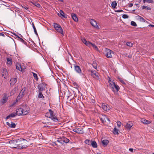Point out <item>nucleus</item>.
Wrapping results in <instances>:
<instances>
[{"mask_svg":"<svg viewBox=\"0 0 154 154\" xmlns=\"http://www.w3.org/2000/svg\"><path fill=\"white\" fill-rule=\"evenodd\" d=\"M17 79L16 78H12L10 80V85H13L17 82Z\"/></svg>","mask_w":154,"mask_h":154,"instance_id":"f3484780","label":"nucleus"},{"mask_svg":"<svg viewBox=\"0 0 154 154\" xmlns=\"http://www.w3.org/2000/svg\"><path fill=\"white\" fill-rule=\"evenodd\" d=\"M126 45L130 47H131L133 45V44L132 43L129 42H127L126 43Z\"/></svg>","mask_w":154,"mask_h":154,"instance_id":"09e8293b","label":"nucleus"},{"mask_svg":"<svg viewBox=\"0 0 154 154\" xmlns=\"http://www.w3.org/2000/svg\"><path fill=\"white\" fill-rule=\"evenodd\" d=\"M119 80H120V82H121L122 83H123V84H125V83L124 82L123 80H121V79H119Z\"/></svg>","mask_w":154,"mask_h":154,"instance_id":"6e6d98bb","label":"nucleus"},{"mask_svg":"<svg viewBox=\"0 0 154 154\" xmlns=\"http://www.w3.org/2000/svg\"><path fill=\"white\" fill-rule=\"evenodd\" d=\"M132 126V123L131 122H128L126 124L125 127L127 129L130 130Z\"/></svg>","mask_w":154,"mask_h":154,"instance_id":"a211bd4d","label":"nucleus"},{"mask_svg":"<svg viewBox=\"0 0 154 154\" xmlns=\"http://www.w3.org/2000/svg\"><path fill=\"white\" fill-rule=\"evenodd\" d=\"M74 69L79 74L82 73V70L80 67L77 65L74 66Z\"/></svg>","mask_w":154,"mask_h":154,"instance_id":"ddd939ff","label":"nucleus"},{"mask_svg":"<svg viewBox=\"0 0 154 154\" xmlns=\"http://www.w3.org/2000/svg\"><path fill=\"white\" fill-rule=\"evenodd\" d=\"M133 5V4L132 3H130L129 4V7H132Z\"/></svg>","mask_w":154,"mask_h":154,"instance_id":"13d9d810","label":"nucleus"},{"mask_svg":"<svg viewBox=\"0 0 154 154\" xmlns=\"http://www.w3.org/2000/svg\"><path fill=\"white\" fill-rule=\"evenodd\" d=\"M71 16L73 19L75 21H78V18L77 17L76 14H72Z\"/></svg>","mask_w":154,"mask_h":154,"instance_id":"393cba45","label":"nucleus"},{"mask_svg":"<svg viewBox=\"0 0 154 154\" xmlns=\"http://www.w3.org/2000/svg\"><path fill=\"white\" fill-rule=\"evenodd\" d=\"M109 80H111V79L109 77H108V81H109Z\"/></svg>","mask_w":154,"mask_h":154,"instance_id":"69168bd1","label":"nucleus"},{"mask_svg":"<svg viewBox=\"0 0 154 154\" xmlns=\"http://www.w3.org/2000/svg\"><path fill=\"white\" fill-rule=\"evenodd\" d=\"M102 108L105 111H107L109 109V107L107 104L103 103L102 105Z\"/></svg>","mask_w":154,"mask_h":154,"instance_id":"2eb2a0df","label":"nucleus"},{"mask_svg":"<svg viewBox=\"0 0 154 154\" xmlns=\"http://www.w3.org/2000/svg\"><path fill=\"white\" fill-rule=\"evenodd\" d=\"M91 145L92 147L94 148H96L97 147V145L96 142L94 140H92L91 141Z\"/></svg>","mask_w":154,"mask_h":154,"instance_id":"412c9836","label":"nucleus"},{"mask_svg":"<svg viewBox=\"0 0 154 154\" xmlns=\"http://www.w3.org/2000/svg\"><path fill=\"white\" fill-rule=\"evenodd\" d=\"M32 26H33V28L34 30V32H35V34H36L37 35H38L37 32L36 31L35 27V26H34V24H33V23H32Z\"/></svg>","mask_w":154,"mask_h":154,"instance_id":"c03bdc74","label":"nucleus"},{"mask_svg":"<svg viewBox=\"0 0 154 154\" xmlns=\"http://www.w3.org/2000/svg\"><path fill=\"white\" fill-rule=\"evenodd\" d=\"M142 9H147V10H151V8L150 7H149L148 6H143Z\"/></svg>","mask_w":154,"mask_h":154,"instance_id":"79ce46f5","label":"nucleus"},{"mask_svg":"<svg viewBox=\"0 0 154 154\" xmlns=\"http://www.w3.org/2000/svg\"><path fill=\"white\" fill-rule=\"evenodd\" d=\"M117 5V3L116 1H113L112 2L111 5L113 8H116Z\"/></svg>","mask_w":154,"mask_h":154,"instance_id":"7c9ffc66","label":"nucleus"},{"mask_svg":"<svg viewBox=\"0 0 154 154\" xmlns=\"http://www.w3.org/2000/svg\"><path fill=\"white\" fill-rule=\"evenodd\" d=\"M19 40L21 42H23L25 45H27L26 42L22 38H20V39Z\"/></svg>","mask_w":154,"mask_h":154,"instance_id":"a18cd8bd","label":"nucleus"},{"mask_svg":"<svg viewBox=\"0 0 154 154\" xmlns=\"http://www.w3.org/2000/svg\"><path fill=\"white\" fill-rule=\"evenodd\" d=\"M141 122L143 124H148L151 122V121L146 120L144 119H141Z\"/></svg>","mask_w":154,"mask_h":154,"instance_id":"5701e85b","label":"nucleus"},{"mask_svg":"<svg viewBox=\"0 0 154 154\" xmlns=\"http://www.w3.org/2000/svg\"><path fill=\"white\" fill-rule=\"evenodd\" d=\"M63 139H64V140H63L64 143H69V139L66 138L65 137H63Z\"/></svg>","mask_w":154,"mask_h":154,"instance_id":"58836bf2","label":"nucleus"},{"mask_svg":"<svg viewBox=\"0 0 154 154\" xmlns=\"http://www.w3.org/2000/svg\"><path fill=\"white\" fill-rule=\"evenodd\" d=\"M139 18L141 22H145L146 21L143 18L140 16H139Z\"/></svg>","mask_w":154,"mask_h":154,"instance_id":"e433bc0d","label":"nucleus"},{"mask_svg":"<svg viewBox=\"0 0 154 154\" xmlns=\"http://www.w3.org/2000/svg\"><path fill=\"white\" fill-rule=\"evenodd\" d=\"M133 148H129V150L131 152H133Z\"/></svg>","mask_w":154,"mask_h":154,"instance_id":"5fc2aeb1","label":"nucleus"},{"mask_svg":"<svg viewBox=\"0 0 154 154\" xmlns=\"http://www.w3.org/2000/svg\"><path fill=\"white\" fill-rule=\"evenodd\" d=\"M72 131L78 134H83L84 133L83 129L82 128H74Z\"/></svg>","mask_w":154,"mask_h":154,"instance_id":"9b49d317","label":"nucleus"},{"mask_svg":"<svg viewBox=\"0 0 154 154\" xmlns=\"http://www.w3.org/2000/svg\"><path fill=\"white\" fill-rule=\"evenodd\" d=\"M143 2L144 3L148 2L152 4L154 3V1L152 0H143Z\"/></svg>","mask_w":154,"mask_h":154,"instance_id":"c9c22d12","label":"nucleus"},{"mask_svg":"<svg viewBox=\"0 0 154 154\" xmlns=\"http://www.w3.org/2000/svg\"><path fill=\"white\" fill-rule=\"evenodd\" d=\"M63 137H60L59 138H58L57 141L59 143H60L61 144H63L64 143V141H63Z\"/></svg>","mask_w":154,"mask_h":154,"instance_id":"bb28decb","label":"nucleus"},{"mask_svg":"<svg viewBox=\"0 0 154 154\" xmlns=\"http://www.w3.org/2000/svg\"><path fill=\"white\" fill-rule=\"evenodd\" d=\"M60 15H59V14H58V15L60 17H61V16H62V17H63L64 18H67V15L66 14H65L64 13L63 11L62 10H60Z\"/></svg>","mask_w":154,"mask_h":154,"instance_id":"4be33fe9","label":"nucleus"},{"mask_svg":"<svg viewBox=\"0 0 154 154\" xmlns=\"http://www.w3.org/2000/svg\"><path fill=\"white\" fill-rule=\"evenodd\" d=\"M109 83L111 88H113V85L115 84L114 82L111 81V80H109Z\"/></svg>","mask_w":154,"mask_h":154,"instance_id":"473e14b6","label":"nucleus"},{"mask_svg":"<svg viewBox=\"0 0 154 154\" xmlns=\"http://www.w3.org/2000/svg\"><path fill=\"white\" fill-rule=\"evenodd\" d=\"M17 115L16 112H13L10 114L8 116L6 117V119H8L10 117H14Z\"/></svg>","mask_w":154,"mask_h":154,"instance_id":"aec40b11","label":"nucleus"},{"mask_svg":"<svg viewBox=\"0 0 154 154\" xmlns=\"http://www.w3.org/2000/svg\"><path fill=\"white\" fill-rule=\"evenodd\" d=\"M7 63L10 65H11L12 63V59L11 58H7Z\"/></svg>","mask_w":154,"mask_h":154,"instance_id":"a878e982","label":"nucleus"},{"mask_svg":"<svg viewBox=\"0 0 154 154\" xmlns=\"http://www.w3.org/2000/svg\"><path fill=\"white\" fill-rule=\"evenodd\" d=\"M8 97L6 94H5L3 96V99L1 101V103L2 104H4V103H6L8 100Z\"/></svg>","mask_w":154,"mask_h":154,"instance_id":"4468645a","label":"nucleus"},{"mask_svg":"<svg viewBox=\"0 0 154 154\" xmlns=\"http://www.w3.org/2000/svg\"><path fill=\"white\" fill-rule=\"evenodd\" d=\"M58 1L61 2H63V0H58Z\"/></svg>","mask_w":154,"mask_h":154,"instance_id":"338daca9","label":"nucleus"},{"mask_svg":"<svg viewBox=\"0 0 154 154\" xmlns=\"http://www.w3.org/2000/svg\"><path fill=\"white\" fill-rule=\"evenodd\" d=\"M131 25L132 26H137V24L134 21H131Z\"/></svg>","mask_w":154,"mask_h":154,"instance_id":"de8ad7c7","label":"nucleus"},{"mask_svg":"<svg viewBox=\"0 0 154 154\" xmlns=\"http://www.w3.org/2000/svg\"><path fill=\"white\" fill-rule=\"evenodd\" d=\"M21 106L23 115L27 114L29 112V107L26 105H23Z\"/></svg>","mask_w":154,"mask_h":154,"instance_id":"39448f33","label":"nucleus"},{"mask_svg":"<svg viewBox=\"0 0 154 154\" xmlns=\"http://www.w3.org/2000/svg\"><path fill=\"white\" fill-rule=\"evenodd\" d=\"M38 97L39 98L43 99L44 98V96L42 94V91H39V93Z\"/></svg>","mask_w":154,"mask_h":154,"instance_id":"c756f323","label":"nucleus"},{"mask_svg":"<svg viewBox=\"0 0 154 154\" xmlns=\"http://www.w3.org/2000/svg\"><path fill=\"white\" fill-rule=\"evenodd\" d=\"M100 119L103 123H104L105 122H106V120H108V121H109V119L105 116H103L102 118H100Z\"/></svg>","mask_w":154,"mask_h":154,"instance_id":"6ab92c4d","label":"nucleus"},{"mask_svg":"<svg viewBox=\"0 0 154 154\" xmlns=\"http://www.w3.org/2000/svg\"><path fill=\"white\" fill-rule=\"evenodd\" d=\"M91 141L92 140L87 139L85 140V142L86 144L91 145Z\"/></svg>","mask_w":154,"mask_h":154,"instance_id":"2f4dec72","label":"nucleus"},{"mask_svg":"<svg viewBox=\"0 0 154 154\" xmlns=\"http://www.w3.org/2000/svg\"><path fill=\"white\" fill-rule=\"evenodd\" d=\"M16 37H17L18 38H19V39H20V37H19L18 35H16Z\"/></svg>","mask_w":154,"mask_h":154,"instance_id":"0e129e2a","label":"nucleus"},{"mask_svg":"<svg viewBox=\"0 0 154 154\" xmlns=\"http://www.w3.org/2000/svg\"><path fill=\"white\" fill-rule=\"evenodd\" d=\"M6 124L8 126H9L10 127L11 124L9 123L8 122H7Z\"/></svg>","mask_w":154,"mask_h":154,"instance_id":"052dcab7","label":"nucleus"},{"mask_svg":"<svg viewBox=\"0 0 154 154\" xmlns=\"http://www.w3.org/2000/svg\"><path fill=\"white\" fill-rule=\"evenodd\" d=\"M16 113L18 116L23 115V112L22 110V106L20 108H18L16 109Z\"/></svg>","mask_w":154,"mask_h":154,"instance_id":"f8f14e48","label":"nucleus"},{"mask_svg":"<svg viewBox=\"0 0 154 154\" xmlns=\"http://www.w3.org/2000/svg\"><path fill=\"white\" fill-rule=\"evenodd\" d=\"M54 27L61 34H63V31L61 27L58 24L56 23H54Z\"/></svg>","mask_w":154,"mask_h":154,"instance_id":"423d86ee","label":"nucleus"},{"mask_svg":"<svg viewBox=\"0 0 154 154\" xmlns=\"http://www.w3.org/2000/svg\"><path fill=\"white\" fill-rule=\"evenodd\" d=\"M34 77L35 78V80L36 81H38V77L37 75L36 74L32 72Z\"/></svg>","mask_w":154,"mask_h":154,"instance_id":"ea45409f","label":"nucleus"},{"mask_svg":"<svg viewBox=\"0 0 154 154\" xmlns=\"http://www.w3.org/2000/svg\"><path fill=\"white\" fill-rule=\"evenodd\" d=\"M149 26H151V27H154V25H151V24H150V25H149Z\"/></svg>","mask_w":154,"mask_h":154,"instance_id":"e2e57ef3","label":"nucleus"},{"mask_svg":"<svg viewBox=\"0 0 154 154\" xmlns=\"http://www.w3.org/2000/svg\"><path fill=\"white\" fill-rule=\"evenodd\" d=\"M117 125L119 127H120L121 125V123L120 121H117Z\"/></svg>","mask_w":154,"mask_h":154,"instance_id":"3c124183","label":"nucleus"},{"mask_svg":"<svg viewBox=\"0 0 154 154\" xmlns=\"http://www.w3.org/2000/svg\"><path fill=\"white\" fill-rule=\"evenodd\" d=\"M129 16L126 14H123L122 15V18L124 19L128 18Z\"/></svg>","mask_w":154,"mask_h":154,"instance_id":"603ef678","label":"nucleus"},{"mask_svg":"<svg viewBox=\"0 0 154 154\" xmlns=\"http://www.w3.org/2000/svg\"><path fill=\"white\" fill-rule=\"evenodd\" d=\"M16 69L19 71H20L22 70V68L21 65L19 63H17L16 64Z\"/></svg>","mask_w":154,"mask_h":154,"instance_id":"c85d7f7f","label":"nucleus"},{"mask_svg":"<svg viewBox=\"0 0 154 154\" xmlns=\"http://www.w3.org/2000/svg\"><path fill=\"white\" fill-rule=\"evenodd\" d=\"M82 42L84 44H85L87 46H88V45H87V44H88V43H90L89 42H87V41L84 38V39H83L82 40Z\"/></svg>","mask_w":154,"mask_h":154,"instance_id":"4c0bfd02","label":"nucleus"},{"mask_svg":"<svg viewBox=\"0 0 154 154\" xmlns=\"http://www.w3.org/2000/svg\"><path fill=\"white\" fill-rule=\"evenodd\" d=\"M17 140L19 141L17 142V149H23L28 147L26 144L27 140L25 139H23L21 140L18 139Z\"/></svg>","mask_w":154,"mask_h":154,"instance_id":"f257e3e1","label":"nucleus"},{"mask_svg":"<svg viewBox=\"0 0 154 154\" xmlns=\"http://www.w3.org/2000/svg\"><path fill=\"white\" fill-rule=\"evenodd\" d=\"M93 67L96 69L97 68V64L96 63V62L94 61L93 63Z\"/></svg>","mask_w":154,"mask_h":154,"instance_id":"a19ab883","label":"nucleus"},{"mask_svg":"<svg viewBox=\"0 0 154 154\" xmlns=\"http://www.w3.org/2000/svg\"><path fill=\"white\" fill-rule=\"evenodd\" d=\"M49 113L50 114L49 117L54 122H57L58 121V119L55 115L54 113V112L51 109H49Z\"/></svg>","mask_w":154,"mask_h":154,"instance_id":"20e7f679","label":"nucleus"},{"mask_svg":"<svg viewBox=\"0 0 154 154\" xmlns=\"http://www.w3.org/2000/svg\"><path fill=\"white\" fill-rule=\"evenodd\" d=\"M102 143L103 145L104 146H106L109 143V141L107 140H104L102 141Z\"/></svg>","mask_w":154,"mask_h":154,"instance_id":"cd10ccee","label":"nucleus"},{"mask_svg":"<svg viewBox=\"0 0 154 154\" xmlns=\"http://www.w3.org/2000/svg\"><path fill=\"white\" fill-rule=\"evenodd\" d=\"M106 57L108 58H110L112 57V54H113V52L111 50L108 49H106Z\"/></svg>","mask_w":154,"mask_h":154,"instance_id":"0eeeda50","label":"nucleus"},{"mask_svg":"<svg viewBox=\"0 0 154 154\" xmlns=\"http://www.w3.org/2000/svg\"><path fill=\"white\" fill-rule=\"evenodd\" d=\"M16 88H14L13 90H12L10 93L11 95H12L15 94L16 92Z\"/></svg>","mask_w":154,"mask_h":154,"instance_id":"f704fd0d","label":"nucleus"},{"mask_svg":"<svg viewBox=\"0 0 154 154\" xmlns=\"http://www.w3.org/2000/svg\"><path fill=\"white\" fill-rule=\"evenodd\" d=\"M123 11L122 10H117L115 11V12H123Z\"/></svg>","mask_w":154,"mask_h":154,"instance_id":"864d4df0","label":"nucleus"},{"mask_svg":"<svg viewBox=\"0 0 154 154\" xmlns=\"http://www.w3.org/2000/svg\"><path fill=\"white\" fill-rule=\"evenodd\" d=\"M51 124L50 123L48 122V124L47 125V126L48 127V126H51Z\"/></svg>","mask_w":154,"mask_h":154,"instance_id":"680f3d73","label":"nucleus"},{"mask_svg":"<svg viewBox=\"0 0 154 154\" xmlns=\"http://www.w3.org/2000/svg\"><path fill=\"white\" fill-rule=\"evenodd\" d=\"M111 88L112 91L114 92L115 91V89L117 91H118L120 89V88L119 86L117 85H116V84L114 85L113 86V88Z\"/></svg>","mask_w":154,"mask_h":154,"instance_id":"dca6fc26","label":"nucleus"},{"mask_svg":"<svg viewBox=\"0 0 154 154\" xmlns=\"http://www.w3.org/2000/svg\"><path fill=\"white\" fill-rule=\"evenodd\" d=\"M33 4L36 6L37 7L39 8L40 7V5L39 4L36 3V2H34L32 3Z\"/></svg>","mask_w":154,"mask_h":154,"instance_id":"49530a36","label":"nucleus"},{"mask_svg":"<svg viewBox=\"0 0 154 154\" xmlns=\"http://www.w3.org/2000/svg\"><path fill=\"white\" fill-rule=\"evenodd\" d=\"M0 36L4 37L5 35L3 33H0Z\"/></svg>","mask_w":154,"mask_h":154,"instance_id":"4d7b16f0","label":"nucleus"},{"mask_svg":"<svg viewBox=\"0 0 154 154\" xmlns=\"http://www.w3.org/2000/svg\"><path fill=\"white\" fill-rule=\"evenodd\" d=\"M2 73H3L2 75H4V74H5V75H6L8 74L7 71H6V70L5 69L3 70Z\"/></svg>","mask_w":154,"mask_h":154,"instance_id":"8fccbe9b","label":"nucleus"},{"mask_svg":"<svg viewBox=\"0 0 154 154\" xmlns=\"http://www.w3.org/2000/svg\"><path fill=\"white\" fill-rule=\"evenodd\" d=\"M46 84L45 83L40 84L38 86V88L39 91H42L45 89Z\"/></svg>","mask_w":154,"mask_h":154,"instance_id":"6e6552de","label":"nucleus"},{"mask_svg":"<svg viewBox=\"0 0 154 154\" xmlns=\"http://www.w3.org/2000/svg\"><path fill=\"white\" fill-rule=\"evenodd\" d=\"M91 102L93 103H94L95 102V100H91Z\"/></svg>","mask_w":154,"mask_h":154,"instance_id":"bf43d9fd","label":"nucleus"},{"mask_svg":"<svg viewBox=\"0 0 154 154\" xmlns=\"http://www.w3.org/2000/svg\"><path fill=\"white\" fill-rule=\"evenodd\" d=\"M97 154H101V153H99V152H98L97 153Z\"/></svg>","mask_w":154,"mask_h":154,"instance_id":"774afa93","label":"nucleus"},{"mask_svg":"<svg viewBox=\"0 0 154 154\" xmlns=\"http://www.w3.org/2000/svg\"><path fill=\"white\" fill-rule=\"evenodd\" d=\"M11 125L10 126V127H11V128H15L16 127V125L15 124L12 122H11Z\"/></svg>","mask_w":154,"mask_h":154,"instance_id":"37998d69","label":"nucleus"},{"mask_svg":"<svg viewBox=\"0 0 154 154\" xmlns=\"http://www.w3.org/2000/svg\"><path fill=\"white\" fill-rule=\"evenodd\" d=\"M88 45V46H92L93 48H94L95 50H98V49L97 48V46H96L95 44H92L91 43H88V44H87Z\"/></svg>","mask_w":154,"mask_h":154,"instance_id":"b1692460","label":"nucleus"},{"mask_svg":"<svg viewBox=\"0 0 154 154\" xmlns=\"http://www.w3.org/2000/svg\"><path fill=\"white\" fill-rule=\"evenodd\" d=\"M26 88L24 87L21 90V91L19 93V94L17 96L15 102L13 103V105L19 101L23 97L24 94L26 90Z\"/></svg>","mask_w":154,"mask_h":154,"instance_id":"f03ea898","label":"nucleus"},{"mask_svg":"<svg viewBox=\"0 0 154 154\" xmlns=\"http://www.w3.org/2000/svg\"><path fill=\"white\" fill-rule=\"evenodd\" d=\"M119 130L115 128L113 131V132L114 134H119Z\"/></svg>","mask_w":154,"mask_h":154,"instance_id":"72a5a7b5","label":"nucleus"},{"mask_svg":"<svg viewBox=\"0 0 154 154\" xmlns=\"http://www.w3.org/2000/svg\"><path fill=\"white\" fill-rule=\"evenodd\" d=\"M19 141L17 140H10L9 141L10 147L12 148H17V142Z\"/></svg>","mask_w":154,"mask_h":154,"instance_id":"7ed1b4c3","label":"nucleus"},{"mask_svg":"<svg viewBox=\"0 0 154 154\" xmlns=\"http://www.w3.org/2000/svg\"><path fill=\"white\" fill-rule=\"evenodd\" d=\"M91 75L93 78L95 79L96 80L99 79V77L98 74L95 71L92 70L91 71Z\"/></svg>","mask_w":154,"mask_h":154,"instance_id":"9d476101","label":"nucleus"},{"mask_svg":"<svg viewBox=\"0 0 154 154\" xmlns=\"http://www.w3.org/2000/svg\"><path fill=\"white\" fill-rule=\"evenodd\" d=\"M90 22L91 25L95 28L99 29V28L97 24V22L94 20L92 19L90 20Z\"/></svg>","mask_w":154,"mask_h":154,"instance_id":"1a4fd4ad","label":"nucleus"}]
</instances>
